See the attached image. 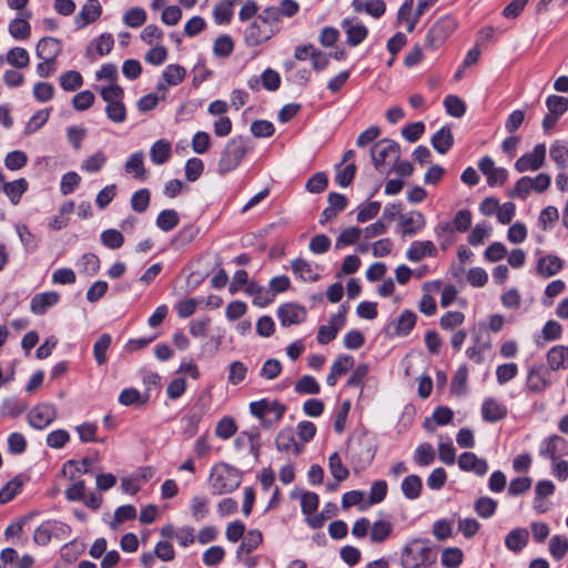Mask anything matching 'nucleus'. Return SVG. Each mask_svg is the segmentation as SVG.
<instances>
[{
	"instance_id": "nucleus-1",
	"label": "nucleus",
	"mask_w": 568,
	"mask_h": 568,
	"mask_svg": "<svg viewBox=\"0 0 568 568\" xmlns=\"http://www.w3.org/2000/svg\"><path fill=\"white\" fill-rule=\"evenodd\" d=\"M241 473L225 463L215 464L209 476V486L214 495L234 491L241 485Z\"/></svg>"
},
{
	"instance_id": "nucleus-2",
	"label": "nucleus",
	"mask_w": 568,
	"mask_h": 568,
	"mask_svg": "<svg viewBox=\"0 0 568 568\" xmlns=\"http://www.w3.org/2000/svg\"><path fill=\"white\" fill-rule=\"evenodd\" d=\"M435 561V552L420 539L410 540L402 550L400 565L403 568H430Z\"/></svg>"
},
{
	"instance_id": "nucleus-3",
	"label": "nucleus",
	"mask_w": 568,
	"mask_h": 568,
	"mask_svg": "<svg viewBox=\"0 0 568 568\" xmlns=\"http://www.w3.org/2000/svg\"><path fill=\"white\" fill-rule=\"evenodd\" d=\"M376 453V443L373 436L367 433L353 435L347 444V458L358 467L368 465Z\"/></svg>"
},
{
	"instance_id": "nucleus-4",
	"label": "nucleus",
	"mask_w": 568,
	"mask_h": 568,
	"mask_svg": "<svg viewBox=\"0 0 568 568\" xmlns=\"http://www.w3.org/2000/svg\"><path fill=\"white\" fill-rule=\"evenodd\" d=\"M250 146L243 138L232 139L224 148L219 161V173L225 174L235 170L248 152Z\"/></svg>"
},
{
	"instance_id": "nucleus-5",
	"label": "nucleus",
	"mask_w": 568,
	"mask_h": 568,
	"mask_svg": "<svg viewBox=\"0 0 568 568\" xmlns=\"http://www.w3.org/2000/svg\"><path fill=\"white\" fill-rule=\"evenodd\" d=\"M457 21L453 16H444L437 19L427 31L425 47L429 50L439 48L446 39L456 30Z\"/></svg>"
},
{
	"instance_id": "nucleus-6",
	"label": "nucleus",
	"mask_w": 568,
	"mask_h": 568,
	"mask_svg": "<svg viewBox=\"0 0 568 568\" xmlns=\"http://www.w3.org/2000/svg\"><path fill=\"white\" fill-rule=\"evenodd\" d=\"M371 156L377 170L383 165L397 162L399 159V145L392 140H381L371 149Z\"/></svg>"
},
{
	"instance_id": "nucleus-7",
	"label": "nucleus",
	"mask_w": 568,
	"mask_h": 568,
	"mask_svg": "<svg viewBox=\"0 0 568 568\" xmlns=\"http://www.w3.org/2000/svg\"><path fill=\"white\" fill-rule=\"evenodd\" d=\"M437 0H419L417 3V13H412V8L414 7L413 0H406L399 8L397 13V21L399 23H406L407 31L412 32L420 17L424 14L427 8H429Z\"/></svg>"
},
{
	"instance_id": "nucleus-8",
	"label": "nucleus",
	"mask_w": 568,
	"mask_h": 568,
	"mask_svg": "<svg viewBox=\"0 0 568 568\" xmlns=\"http://www.w3.org/2000/svg\"><path fill=\"white\" fill-rule=\"evenodd\" d=\"M57 418V408L52 404H40L28 414L30 426L37 429L48 427Z\"/></svg>"
},
{
	"instance_id": "nucleus-9",
	"label": "nucleus",
	"mask_w": 568,
	"mask_h": 568,
	"mask_svg": "<svg viewBox=\"0 0 568 568\" xmlns=\"http://www.w3.org/2000/svg\"><path fill=\"white\" fill-rule=\"evenodd\" d=\"M545 158L546 145L542 143L537 144L531 152L524 154L516 161L515 169L520 173L537 171L544 165Z\"/></svg>"
},
{
	"instance_id": "nucleus-10",
	"label": "nucleus",
	"mask_w": 568,
	"mask_h": 568,
	"mask_svg": "<svg viewBox=\"0 0 568 568\" xmlns=\"http://www.w3.org/2000/svg\"><path fill=\"white\" fill-rule=\"evenodd\" d=\"M272 36V29L264 20L256 17V19L245 30L244 40L247 45L255 47L268 40Z\"/></svg>"
},
{
	"instance_id": "nucleus-11",
	"label": "nucleus",
	"mask_w": 568,
	"mask_h": 568,
	"mask_svg": "<svg viewBox=\"0 0 568 568\" xmlns=\"http://www.w3.org/2000/svg\"><path fill=\"white\" fill-rule=\"evenodd\" d=\"M251 414L257 418H263L266 414H273V423H277L285 413V406L277 400L270 402L262 399L250 404Z\"/></svg>"
},
{
	"instance_id": "nucleus-12",
	"label": "nucleus",
	"mask_w": 568,
	"mask_h": 568,
	"mask_svg": "<svg viewBox=\"0 0 568 568\" xmlns=\"http://www.w3.org/2000/svg\"><path fill=\"white\" fill-rule=\"evenodd\" d=\"M306 310L296 303H286L278 307L277 316L283 326L302 323L306 318Z\"/></svg>"
},
{
	"instance_id": "nucleus-13",
	"label": "nucleus",
	"mask_w": 568,
	"mask_h": 568,
	"mask_svg": "<svg viewBox=\"0 0 568 568\" xmlns=\"http://www.w3.org/2000/svg\"><path fill=\"white\" fill-rule=\"evenodd\" d=\"M478 168L487 176V183L490 186L501 185L507 180V171L504 168H496L494 160L489 156H484L479 161Z\"/></svg>"
},
{
	"instance_id": "nucleus-14",
	"label": "nucleus",
	"mask_w": 568,
	"mask_h": 568,
	"mask_svg": "<svg viewBox=\"0 0 568 568\" xmlns=\"http://www.w3.org/2000/svg\"><path fill=\"white\" fill-rule=\"evenodd\" d=\"M426 225L424 215L418 211H410L399 215L400 233L403 236L414 235Z\"/></svg>"
},
{
	"instance_id": "nucleus-15",
	"label": "nucleus",
	"mask_w": 568,
	"mask_h": 568,
	"mask_svg": "<svg viewBox=\"0 0 568 568\" xmlns=\"http://www.w3.org/2000/svg\"><path fill=\"white\" fill-rule=\"evenodd\" d=\"M102 13V7L98 0H88L74 18V23L79 29L95 22Z\"/></svg>"
},
{
	"instance_id": "nucleus-16",
	"label": "nucleus",
	"mask_w": 568,
	"mask_h": 568,
	"mask_svg": "<svg viewBox=\"0 0 568 568\" xmlns=\"http://www.w3.org/2000/svg\"><path fill=\"white\" fill-rule=\"evenodd\" d=\"M564 267V261L554 254L541 255L537 261L536 272L542 278L557 275Z\"/></svg>"
},
{
	"instance_id": "nucleus-17",
	"label": "nucleus",
	"mask_w": 568,
	"mask_h": 568,
	"mask_svg": "<svg viewBox=\"0 0 568 568\" xmlns=\"http://www.w3.org/2000/svg\"><path fill=\"white\" fill-rule=\"evenodd\" d=\"M276 448L282 453H293L295 456L303 450V445L295 440L294 429L292 427L283 428L275 439Z\"/></svg>"
},
{
	"instance_id": "nucleus-18",
	"label": "nucleus",
	"mask_w": 568,
	"mask_h": 568,
	"mask_svg": "<svg viewBox=\"0 0 568 568\" xmlns=\"http://www.w3.org/2000/svg\"><path fill=\"white\" fill-rule=\"evenodd\" d=\"M345 316L342 313L333 315L328 325H322L318 328L317 342L325 345L336 337L337 332L343 327Z\"/></svg>"
},
{
	"instance_id": "nucleus-19",
	"label": "nucleus",
	"mask_w": 568,
	"mask_h": 568,
	"mask_svg": "<svg viewBox=\"0 0 568 568\" xmlns=\"http://www.w3.org/2000/svg\"><path fill=\"white\" fill-rule=\"evenodd\" d=\"M458 465L464 471H473L477 476H484L488 470L487 462L478 458L474 453H463L458 458Z\"/></svg>"
},
{
	"instance_id": "nucleus-20",
	"label": "nucleus",
	"mask_w": 568,
	"mask_h": 568,
	"mask_svg": "<svg viewBox=\"0 0 568 568\" xmlns=\"http://www.w3.org/2000/svg\"><path fill=\"white\" fill-rule=\"evenodd\" d=\"M292 272L303 281L316 282L320 278L317 266L303 257L294 258L291 262Z\"/></svg>"
},
{
	"instance_id": "nucleus-21",
	"label": "nucleus",
	"mask_w": 568,
	"mask_h": 568,
	"mask_svg": "<svg viewBox=\"0 0 568 568\" xmlns=\"http://www.w3.org/2000/svg\"><path fill=\"white\" fill-rule=\"evenodd\" d=\"M60 52V42L50 37L41 39L36 49L37 57L43 61H55Z\"/></svg>"
},
{
	"instance_id": "nucleus-22",
	"label": "nucleus",
	"mask_w": 568,
	"mask_h": 568,
	"mask_svg": "<svg viewBox=\"0 0 568 568\" xmlns=\"http://www.w3.org/2000/svg\"><path fill=\"white\" fill-rule=\"evenodd\" d=\"M60 295L57 292H45L36 294L30 303L31 311L37 315H42L47 310L59 302Z\"/></svg>"
},
{
	"instance_id": "nucleus-23",
	"label": "nucleus",
	"mask_w": 568,
	"mask_h": 568,
	"mask_svg": "<svg viewBox=\"0 0 568 568\" xmlns=\"http://www.w3.org/2000/svg\"><path fill=\"white\" fill-rule=\"evenodd\" d=\"M354 365V358L351 355H341L333 363L331 372L326 377V383L329 386H334L337 378L346 374Z\"/></svg>"
},
{
	"instance_id": "nucleus-24",
	"label": "nucleus",
	"mask_w": 568,
	"mask_h": 568,
	"mask_svg": "<svg viewBox=\"0 0 568 568\" xmlns=\"http://www.w3.org/2000/svg\"><path fill=\"white\" fill-rule=\"evenodd\" d=\"M483 418L486 422L495 423L506 417L507 408L494 398H487L481 407Z\"/></svg>"
},
{
	"instance_id": "nucleus-25",
	"label": "nucleus",
	"mask_w": 568,
	"mask_h": 568,
	"mask_svg": "<svg viewBox=\"0 0 568 568\" xmlns=\"http://www.w3.org/2000/svg\"><path fill=\"white\" fill-rule=\"evenodd\" d=\"M566 442L559 436H551L546 439L540 448V455L556 462L565 452Z\"/></svg>"
},
{
	"instance_id": "nucleus-26",
	"label": "nucleus",
	"mask_w": 568,
	"mask_h": 568,
	"mask_svg": "<svg viewBox=\"0 0 568 568\" xmlns=\"http://www.w3.org/2000/svg\"><path fill=\"white\" fill-rule=\"evenodd\" d=\"M436 247L430 241L415 242L406 252V257L412 262H418L426 255L435 256Z\"/></svg>"
},
{
	"instance_id": "nucleus-27",
	"label": "nucleus",
	"mask_w": 568,
	"mask_h": 568,
	"mask_svg": "<svg viewBox=\"0 0 568 568\" xmlns=\"http://www.w3.org/2000/svg\"><path fill=\"white\" fill-rule=\"evenodd\" d=\"M28 181L23 178L14 180L12 182H4L2 184L3 193L9 197L13 205L19 204L21 196L28 190Z\"/></svg>"
},
{
	"instance_id": "nucleus-28",
	"label": "nucleus",
	"mask_w": 568,
	"mask_h": 568,
	"mask_svg": "<svg viewBox=\"0 0 568 568\" xmlns=\"http://www.w3.org/2000/svg\"><path fill=\"white\" fill-rule=\"evenodd\" d=\"M31 17L30 12L22 13L21 18L13 19L8 27L9 33L14 39L26 40L30 37L31 27L28 19Z\"/></svg>"
},
{
	"instance_id": "nucleus-29",
	"label": "nucleus",
	"mask_w": 568,
	"mask_h": 568,
	"mask_svg": "<svg viewBox=\"0 0 568 568\" xmlns=\"http://www.w3.org/2000/svg\"><path fill=\"white\" fill-rule=\"evenodd\" d=\"M547 362L552 371L568 367V347L567 346H555L547 353Z\"/></svg>"
},
{
	"instance_id": "nucleus-30",
	"label": "nucleus",
	"mask_w": 568,
	"mask_h": 568,
	"mask_svg": "<svg viewBox=\"0 0 568 568\" xmlns=\"http://www.w3.org/2000/svg\"><path fill=\"white\" fill-rule=\"evenodd\" d=\"M453 143L454 138L449 128H442L432 138L433 148L440 154H445Z\"/></svg>"
},
{
	"instance_id": "nucleus-31",
	"label": "nucleus",
	"mask_w": 568,
	"mask_h": 568,
	"mask_svg": "<svg viewBox=\"0 0 568 568\" xmlns=\"http://www.w3.org/2000/svg\"><path fill=\"white\" fill-rule=\"evenodd\" d=\"M245 292L254 297V304L257 306H265L271 303L274 298V293H271L268 290L260 286L258 284L251 282L246 285Z\"/></svg>"
},
{
	"instance_id": "nucleus-32",
	"label": "nucleus",
	"mask_w": 568,
	"mask_h": 568,
	"mask_svg": "<svg viewBox=\"0 0 568 568\" xmlns=\"http://www.w3.org/2000/svg\"><path fill=\"white\" fill-rule=\"evenodd\" d=\"M528 536L524 528L514 529L506 536L505 545L509 550L517 552L527 545Z\"/></svg>"
},
{
	"instance_id": "nucleus-33",
	"label": "nucleus",
	"mask_w": 568,
	"mask_h": 568,
	"mask_svg": "<svg viewBox=\"0 0 568 568\" xmlns=\"http://www.w3.org/2000/svg\"><path fill=\"white\" fill-rule=\"evenodd\" d=\"M548 386V378L542 368H531L527 377V387L532 393L542 392Z\"/></svg>"
},
{
	"instance_id": "nucleus-34",
	"label": "nucleus",
	"mask_w": 568,
	"mask_h": 568,
	"mask_svg": "<svg viewBox=\"0 0 568 568\" xmlns=\"http://www.w3.org/2000/svg\"><path fill=\"white\" fill-rule=\"evenodd\" d=\"M124 170L133 173L135 179L143 180L145 176L144 154L143 152L133 153L125 162Z\"/></svg>"
},
{
	"instance_id": "nucleus-35",
	"label": "nucleus",
	"mask_w": 568,
	"mask_h": 568,
	"mask_svg": "<svg viewBox=\"0 0 568 568\" xmlns=\"http://www.w3.org/2000/svg\"><path fill=\"white\" fill-rule=\"evenodd\" d=\"M171 155V144L166 140H158L150 150V156L153 163L163 164Z\"/></svg>"
},
{
	"instance_id": "nucleus-36",
	"label": "nucleus",
	"mask_w": 568,
	"mask_h": 568,
	"mask_svg": "<svg viewBox=\"0 0 568 568\" xmlns=\"http://www.w3.org/2000/svg\"><path fill=\"white\" fill-rule=\"evenodd\" d=\"M393 525L386 520H377L371 526L369 538L373 542H384L392 534Z\"/></svg>"
},
{
	"instance_id": "nucleus-37",
	"label": "nucleus",
	"mask_w": 568,
	"mask_h": 568,
	"mask_svg": "<svg viewBox=\"0 0 568 568\" xmlns=\"http://www.w3.org/2000/svg\"><path fill=\"white\" fill-rule=\"evenodd\" d=\"M422 479L417 475H409L404 478L402 483V491L408 499H416L422 491Z\"/></svg>"
},
{
	"instance_id": "nucleus-38",
	"label": "nucleus",
	"mask_w": 568,
	"mask_h": 568,
	"mask_svg": "<svg viewBox=\"0 0 568 568\" xmlns=\"http://www.w3.org/2000/svg\"><path fill=\"white\" fill-rule=\"evenodd\" d=\"M233 0H222L213 9V17L217 24L229 23L233 14Z\"/></svg>"
},
{
	"instance_id": "nucleus-39",
	"label": "nucleus",
	"mask_w": 568,
	"mask_h": 568,
	"mask_svg": "<svg viewBox=\"0 0 568 568\" xmlns=\"http://www.w3.org/2000/svg\"><path fill=\"white\" fill-rule=\"evenodd\" d=\"M146 21V12L143 8L133 7L123 14V23L130 28H140Z\"/></svg>"
},
{
	"instance_id": "nucleus-40",
	"label": "nucleus",
	"mask_w": 568,
	"mask_h": 568,
	"mask_svg": "<svg viewBox=\"0 0 568 568\" xmlns=\"http://www.w3.org/2000/svg\"><path fill=\"white\" fill-rule=\"evenodd\" d=\"M262 540H263V536L260 530H257V529L250 530L245 535L242 544L240 545V547L237 549V555L240 556L242 552H244V554L252 552L254 549H256L262 544Z\"/></svg>"
},
{
	"instance_id": "nucleus-41",
	"label": "nucleus",
	"mask_w": 568,
	"mask_h": 568,
	"mask_svg": "<svg viewBox=\"0 0 568 568\" xmlns=\"http://www.w3.org/2000/svg\"><path fill=\"white\" fill-rule=\"evenodd\" d=\"M149 399L148 395H142L135 388L123 389L119 395V402L124 406L138 405L143 406Z\"/></svg>"
},
{
	"instance_id": "nucleus-42",
	"label": "nucleus",
	"mask_w": 568,
	"mask_h": 568,
	"mask_svg": "<svg viewBox=\"0 0 568 568\" xmlns=\"http://www.w3.org/2000/svg\"><path fill=\"white\" fill-rule=\"evenodd\" d=\"M186 70L180 64H169L163 71L166 85H178L185 79Z\"/></svg>"
},
{
	"instance_id": "nucleus-43",
	"label": "nucleus",
	"mask_w": 568,
	"mask_h": 568,
	"mask_svg": "<svg viewBox=\"0 0 568 568\" xmlns=\"http://www.w3.org/2000/svg\"><path fill=\"white\" fill-rule=\"evenodd\" d=\"M415 324L416 314L412 311H405L395 323V334L406 336L413 329Z\"/></svg>"
},
{
	"instance_id": "nucleus-44",
	"label": "nucleus",
	"mask_w": 568,
	"mask_h": 568,
	"mask_svg": "<svg viewBox=\"0 0 568 568\" xmlns=\"http://www.w3.org/2000/svg\"><path fill=\"white\" fill-rule=\"evenodd\" d=\"M344 27L347 34V42L351 45H358L367 36V29L363 24H353L345 21Z\"/></svg>"
},
{
	"instance_id": "nucleus-45",
	"label": "nucleus",
	"mask_w": 568,
	"mask_h": 568,
	"mask_svg": "<svg viewBox=\"0 0 568 568\" xmlns=\"http://www.w3.org/2000/svg\"><path fill=\"white\" fill-rule=\"evenodd\" d=\"M111 345V336L109 334H102L93 346V354L98 365L106 363V352Z\"/></svg>"
},
{
	"instance_id": "nucleus-46",
	"label": "nucleus",
	"mask_w": 568,
	"mask_h": 568,
	"mask_svg": "<svg viewBox=\"0 0 568 568\" xmlns=\"http://www.w3.org/2000/svg\"><path fill=\"white\" fill-rule=\"evenodd\" d=\"M106 163V155L102 151H97L92 155L88 156L81 163V170L88 173H94L100 171Z\"/></svg>"
},
{
	"instance_id": "nucleus-47",
	"label": "nucleus",
	"mask_w": 568,
	"mask_h": 568,
	"mask_svg": "<svg viewBox=\"0 0 568 568\" xmlns=\"http://www.w3.org/2000/svg\"><path fill=\"white\" fill-rule=\"evenodd\" d=\"M328 468L332 476L337 480L342 481L349 475L348 469L343 465L342 458L338 453H334L328 458Z\"/></svg>"
},
{
	"instance_id": "nucleus-48",
	"label": "nucleus",
	"mask_w": 568,
	"mask_h": 568,
	"mask_svg": "<svg viewBox=\"0 0 568 568\" xmlns=\"http://www.w3.org/2000/svg\"><path fill=\"white\" fill-rule=\"evenodd\" d=\"M435 459V452L430 444L423 443L416 447L415 454H414V462L418 466H428L430 465Z\"/></svg>"
},
{
	"instance_id": "nucleus-49",
	"label": "nucleus",
	"mask_w": 568,
	"mask_h": 568,
	"mask_svg": "<svg viewBox=\"0 0 568 568\" xmlns=\"http://www.w3.org/2000/svg\"><path fill=\"white\" fill-rule=\"evenodd\" d=\"M179 215L174 210H163L156 219V225L164 232H169L179 224Z\"/></svg>"
},
{
	"instance_id": "nucleus-50",
	"label": "nucleus",
	"mask_w": 568,
	"mask_h": 568,
	"mask_svg": "<svg viewBox=\"0 0 568 568\" xmlns=\"http://www.w3.org/2000/svg\"><path fill=\"white\" fill-rule=\"evenodd\" d=\"M82 84V75L78 71H68L60 77V85L65 91H75L81 88Z\"/></svg>"
},
{
	"instance_id": "nucleus-51",
	"label": "nucleus",
	"mask_w": 568,
	"mask_h": 568,
	"mask_svg": "<svg viewBox=\"0 0 568 568\" xmlns=\"http://www.w3.org/2000/svg\"><path fill=\"white\" fill-rule=\"evenodd\" d=\"M444 106L448 114L455 118H462L465 114V102L456 95H447L444 99Z\"/></svg>"
},
{
	"instance_id": "nucleus-52",
	"label": "nucleus",
	"mask_w": 568,
	"mask_h": 568,
	"mask_svg": "<svg viewBox=\"0 0 568 568\" xmlns=\"http://www.w3.org/2000/svg\"><path fill=\"white\" fill-rule=\"evenodd\" d=\"M73 484L65 490V496L69 500H81L84 498L85 485L81 479H77L73 471H70L68 476Z\"/></svg>"
},
{
	"instance_id": "nucleus-53",
	"label": "nucleus",
	"mask_w": 568,
	"mask_h": 568,
	"mask_svg": "<svg viewBox=\"0 0 568 568\" xmlns=\"http://www.w3.org/2000/svg\"><path fill=\"white\" fill-rule=\"evenodd\" d=\"M7 61L14 68H26L29 64V53L23 48H13L7 53Z\"/></svg>"
},
{
	"instance_id": "nucleus-54",
	"label": "nucleus",
	"mask_w": 568,
	"mask_h": 568,
	"mask_svg": "<svg viewBox=\"0 0 568 568\" xmlns=\"http://www.w3.org/2000/svg\"><path fill=\"white\" fill-rule=\"evenodd\" d=\"M22 488V480L19 478H13L8 481L0 490V504H6L13 499Z\"/></svg>"
},
{
	"instance_id": "nucleus-55",
	"label": "nucleus",
	"mask_w": 568,
	"mask_h": 568,
	"mask_svg": "<svg viewBox=\"0 0 568 568\" xmlns=\"http://www.w3.org/2000/svg\"><path fill=\"white\" fill-rule=\"evenodd\" d=\"M327 184L328 180L326 174L324 172H317L307 180L305 189L310 193L320 194L326 190Z\"/></svg>"
},
{
	"instance_id": "nucleus-56",
	"label": "nucleus",
	"mask_w": 568,
	"mask_h": 568,
	"mask_svg": "<svg viewBox=\"0 0 568 568\" xmlns=\"http://www.w3.org/2000/svg\"><path fill=\"white\" fill-rule=\"evenodd\" d=\"M246 373V365L241 361H234L230 364L227 381L231 385H237L245 379Z\"/></svg>"
},
{
	"instance_id": "nucleus-57",
	"label": "nucleus",
	"mask_w": 568,
	"mask_h": 568,
	"mask_svg": "<svg viewBox=\"0 0 568 568\" xmlns=\"http://www.w3.org/2000/svg\"><path fill=\"white\" fill-rule=\"evenodd\" d=\"M530 190H532V179L529 176H524L517 181L515 187L509 191L508 195L513 199L518 197L525 200L528 196Z\"/></svg>"
},
{
	"instance_id": "nucleus-58",
	"label": "nucleus",
	"mask_w": 568,
	"mask_h": 568,
	"mask_svg": "<svg viewBox=\"0 0 568 568\" xmlns=\"http://www.w3.org/2000/svg\"><path fill=\"white\" fill-rule=\"evenodd\" d=\"M101 241L106 247L115 250L122 246L124 237L118 230L109 229L102 232Z\"/></svg>"
},
{
	"instance_id": "nucleus-59",
	"label": "nucleus",
	"mask_w": 568,
	"mask_h": 568,
	"mask_svg": "<svg viewBox=\"0 0 568 568\" xmlns=\"http://www.w3.org/2000/svg\"><path fill=\"white\" fill-rule=\"evenodd\" d=\"M209 499L204 496H194L191 501V511L195 520L200 521L207 515Z\"/></svg>"
},
{
	"instance_id": "nucleus-60",
	"label": "nucleus",
	"mask_w": 568,
	"mask_h": 568,
	"mask_svg": "<svg viewBox=\"0 0 568 568\" xmlns=\"http://www.w3.org/2000/svg\"><path fill=\"white\" fill-rule=\"evenodd\" d=\"M28 158L23 151L9 152L4 159V165L11 171L20 170L27 164Z\"/></svg>"
},
{
	"instance_id": "nucleus-61",
	"label": "nucleus",
	"mask_w": 568,
	"mask_h": 568,
	"mask_svg": "<svg viewBox=\"0 0 568 568\" xmlns=\"http://www.w3.org/2000/svg\"><path fill=\"white\" fill-rule=\"evenodd\" d=\"M123 93V89L116 83H110V85L102 88L100 91L101 98L106 104L121 102Z\"/></svg>"
},
{
	"instance_id": "nucleus-62",
	"label": "nucleus",
	"mask_w": 568,
	"mask_h": 568,
	"mask_svg": "<svg viewBox=\"0 0 568 568\" xmlns=\"http://www.w3.org/2000/svg\"><path fill=\"white\" fill-rule=\"evenodd\" d=\"M549 550L554 558L561 559L568 551V539L562 536H554L549 542Z\"/></svg>"
},
{
	"instance_id": "nucleus-63",
	"label": "nucleus",
	"mask_w": 568,
	"mask_h": 568,
	"mask_svg": "<svg viewBox=\"0 0 568 568\" xmlns=\"http://www.w3.org/2000/svg\"><path fill=\"white\" fill-rule=\"evenodd\" d=\"M463 551L459 548H447L442 554V564L447 568H457L463 561Z\"/></svg>"
},
{
	"instance_id": "nucleus-64",
	"label": "nucleus",
	"mask_w": 568,
	"mask_h": 568,
	"mask_svg": "<svg viewBox=\"0 0 568 568\" xmlns=\"http://www.w3.org/2000/svg\"><path fill=\"white\" fill-rule=\"evenodd\" d=\"M150 204V192L146 189L136 191L131 197V207L138 213L144 212Z\"/></svg>"
}]
</instances>
